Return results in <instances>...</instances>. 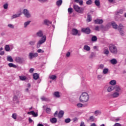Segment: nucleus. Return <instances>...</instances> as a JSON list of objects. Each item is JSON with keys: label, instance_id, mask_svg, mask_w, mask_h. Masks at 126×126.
<instances>
[{"label": "nucleus", "instance_id": "f257e3e1", "mask_svg": "<svg viewBox=\"0 0 126 126\" xmlns=\"http://www.w3.org/2000/svg\"><path fill=\"white\" fill-rule=\"evenodd\" d=\"M79 101L82 103H86L89 101V94L86 92L82 93L79 97Z\"/></svg>", "mask_w": 126, "mask_h": 126}, {"label": "nucleus", "instance_id": "f03ea898", "mask_svg": "<svg viewBox=\"0 0 126 126\" xmlns=\"http://www.w3.org/2000/svg\"><path fill=\"white\" fill-rule=\"evenodd\" d=\"M109 51L114 55H117L118 54V49L115 45L110 44L109 47Z\"/></svg>", "mask_w": 126, "mask_h": 126}, {"label": "nucleus", "instance_id": "7ed1b4c3", "mask_svg": "<svg viewBox=\"0 0 126 126\" xmlns=\"http://www.w3.org/2000/svg\"><path fill=\"white\" fill-rule=\"evenodd\" d=\"M73 8L76 11V12H78V13H83V9L82 8H80L79 6L76 4L73 5Z\"/></svg>", "mask_w": 126, "mask_h": 126}, {"label": "nucleus", "instance_id": "20e7f679", "mask_svg": "<svg viewBox=\"0 0 126 126\" xmlns=\"http://www.w3.org/2000/svg\"><path fill=\"white\" fill-rule=\"evenodd\" d=\"M46 42V35H44L42 38L41 40H40L37 44V48H40L42 44H44Z\"/></svg>", "mask_w": 126, "mask_h": 126}, {"label": "nucleus", "instance_id": "39448f33", "mask_svg": "<svg viewBox=\"0 0 126 126\" xmlns=\"http://www.w3.org/2000/svg\"><path fill=\"white\" fill-rule=\"evenodd\" d=\"M15 61L17 63H24V59L20 57H16Z\"/></svg>", "mask_w": 126, "mask_h": 126}, {"label": "nucleus", "instance_id": "423d86ee", "mask_svg": "<svg viewBox=\"0 0 126 126\" xmlns=\"http://www.w3.org/2000/svg\"><path fill=\"white\" fill-rule=\"evenodd\" d=\"M23 13V14H24L25 16H26V17H27L28 18H29V17H31V16L30 13H29V11H28L27 9H24Z\"/></svg>", "mask_w": 126, "mask_h": 126}, {"label": "nucleus", "instance_id": "0eeeda50", "mask_svg": "<svg viewBox=\"0 0 126 126\" xmlns=\"http://www.w3.org/2000/svg\"><path fill=\"white\" fill-rule=\"evenodd\" d=\"M72 35H73L74 36H76V35H78V36H80L81 34L78 33V30L76 29H73L72 30V32H71Z\"/></svg>", "mask_w": 126, "mask_h": 126}, {"label": "nucleus", "instance_id": "6e6552de", "mask_svg": "<svg viewBox=\"0 0 126 126\" xmlns=\"http://www.w3.org/2000/svg\"><path fill=\"white\" fill-rule=\"evenodd\" d=\"M82 32L84 33H86V34H90V32H91V30L89 28H83L82 29Z\"/></svg>", "mask_w": 126, "mask_h": 126}, {"label": "nucleus", "instance_id": "1a4fd4ad", "mask_svg": "<svg viewBox=\"0 0 126 126\" xmlns=\"http://www.w3.org/2000/svg\"><path fill=\"white\" fill-rule=\"evenodd\" d=\"M29 58L31 60H32L33 58H36V57H38V53H30L29 54Z\"/></svg>", "mask_w": 126, "mask_h": 126}, {"label": "nucleus", "instance_id": "9d476101", "mask_svg": "<svg viewBox=\"0 0 126 126\" xmlns=\"http://www.w3.org/2000/svg\"><path fill=\"white\" fill-rule=\"evenodd\" d=\"M119 96H120V94L118 92H115L110 94V97H111V98H118Z\"/></svg>", "mask_w": 126, "mask_h": 126}, {"label": "nucleus", "instance_id": "9b49d317", "mask_svg": "<svg viewBox=\"0 0 126 126\" xmlns=\"http://www.w3.org/2000/svg\"><path fill=\"white\" fill-rule=\"evenodd\" d=\"M28 115H32L33 117H34L35 118H36V117H38V113H35L34 111L28 112Z\"/></svg>", "mask_w": 126, "mask_h": 126}, {"label": "nucleus", "instance_id": "f8f14e48", "mask_svg": "<svg viewBox=\"0 0 126 126\" xmlns=\"http://www.w3.org/2000/svg\"><path fill=\"white\" fill-rule=\"evenodd\" d=\"M94 23L95 24H102V23H103V22H104L103 20L99 19H97L96 20H94Z\"/></svg>", "mask_w": 126, "mask_h": 126}, {"label": "nucleus", "instance_id": "ddd939ff", "mask_svg": "<svg viewBox=\"0 0 126 126\" xmlns=\"http://www.w3.org/2000/svg\"><path fill=\"white\" fill-rule=\"evenodd\" d=\"M94 115L95 117H97V116L102 115V112L100 110H95L94 112Z\"/></svg>", "mask_w": 126, "mask_h": 126}, {"label": "nucleus", "instance_id": "4468645a", "mask_svg": "<svg viewBox=\"0 0 126 126\" xmlns=\"http://www.w3.org/2000/svg\"><path fill=\"white\" fill-rule=\"evenodd\" d=\"M64 114V112L63 111V110L60 111L58 114L59 118H63Z\"/></svg>", "mask_w": 126, "mask_h": 126}, {"label": "nucleus", "instance_id": "2eb2a0df", "mask_svg": "<svg viewBox=\"0 0 126 126\" xmlns=\"http://www.w3.org/2000/svg\"><path fill=\"white\" fill-rule=\"evenodd\" d=\"M114 89H115V87L114 86H110L107 88V92H111Z\"/></svg>", "mask_w": 126, "mask_h": 126}, {"label": "nucleus", "instance_id": "dca6fc26", "mask_svg": "<svg viewBox=\"0 0 126 126\" xmlns=\"http://www.w3.org/2000/svg\"><path fill=\"white\" fill-rule=\"evenodd\" d=\"M36 35L38 37H43V32L39 31L36 33Z\"/></svg>", "mask_w": 126, "mask_h": 126}, {"label": "nucleus", "instance_id": "f3484780", "mask_svg": "<svg viewBox=\"0 0 126 126\" xmlns=\"http://www.w3.org/2000/svg\"><path fill=\"white\" fill-rule=\"evenodd\" d=\"M7 61L8 62H10V63H13V59H12V57L10 56H8L7 57Z\"/></svg>", "mask_w": 126, "mask_h": 126}, {"label": "nucleus", "instance_id": "a211bd4d", "mask_svg": "<svg viewBox=\"0 0 126 126\" xmlns=\"http://www.w3.org/2000/svg\"><path fill=\"white\" fill-rule=\"evenodd\" d=\"M19 78L20 80H22V81H24V80H26L27 79V77L24 75H21L19 76Z\"/></svg>", "mask_w": 126, "mask_h": 126}, {"label": "nucleus", "instance_id": "6ab92c4d", "mask_svg": "<svg viewBox=\"0 0 126 126\" xmlns=\"http://www.w3.org/2000/svg\"><path fill=\"white\" fill-rule=\"evenodd\" d=\"M33 78L35 80H37V79H38V78H39V74H38L37 73H36L33 74Z\"/></svg>", "mask_w": 126, "mask_h": 126}, {"label": "nucleus", "instance_id": "aec40b11", "mask_svg": "<svg viewBox=\"0 0 126 126\" xmlns=\"http://www.w3.org/2000/svg\"><path fill=\"white\" fill-rule=\"evenodd\" d=\"M110 63L112 64H117V60L116 59H113L110 60Z\"/></svg>", "mask_w": 126, "mask_h": 126}, {"label": "nucleus", "instance_id": "412c9836", "mask_svg": "<svg viewBox=\"0 0 126 126\" xmlns=\"http://www.w3.org/2000/svg\"><path fill=\"white\" fill-rule=\"evenodd\" d=\"M109 52L108 48H105L103 50V54H104V55H106V56H108V55H109Z\"/></svg>", "mask_w": 126, "mask_h": 126}, {"label": "nucleus", "instance_id": "4be33fe9", "mask_svg": "<svg viewBox=\"0 0 126 126\" xmlns=\"http://www.w3.org/2000/svg\"><path fill=\"white\" fill-rule=\"evenodd\" d=\"M50 122L52 124H56V123L57 122V118H53L51 119H50Z\"/></svg>", "mask_w": 126, "mask_h": 126}, {"label": "nucleus", "instance_id": "5701e85b", "mask_svg": "<svg viewBox=\"0 0 126 126\" xmlns=\"http://www.w3.org/2000/svg\"><path fill=\"white\" fill-rule=\"evenodd\" d=\"M63 3V0H59L56 2V4L58 6H61Z\"/></svg>", "mask_w": 126, "mask_h": 126}, {"label": "nucleus", "instance_id": "b1692460", "mask_svg": "<svg viewBox=\"0 0 126 126\" xmlns=\"http://www.w3.org/2000/svg\"><path fill=\"white\" fill-rule=\"evenodd\" d=\"M114 89H115L116 92H120V91H121V88H120L119 86H115L114 87Z\"/></svg>", "mask_w": 126, "mask_h": 126}, {"label": "nucleus", "instance_id": "393cba45", "mask_svg": "<svg viewBox=\"0 0 126 126\" xmlns=\"http://www.w3.org/2000/svg\"><path fill=\"white\" fill-rule=\"evenodd\" d=\"M8 65L9 67H14V68H16L17 67V66H16V65H15L12 63H9Z\"/></svg>", "mask_w": 126, "mask_h": 126}, {"label": "nucleus", "instance_id": "a878e982", "mask_svg": "<svg viewBox=\"0 0 126 126\" xmlns=\"http://www.w3.org/2000/svg\"><path fill=\"white\" fill-rule=\"evenodd\" d=\"M84 49L87 52H89V51L90 50V47H89L87 45H85L84 47Z\"/></svg>", "mask_w": 126, "mask_h": 126}, {"label": "nucleus", "instance_id": "bb28decb", "mask_svg": "<svg viewBox=\"0 0 126 126\" xmlns=\"http://www.w3.org/2000/svg\"><path fill=\"white\" fill-rule=\"evenodd\" d=\"M54 96L56 97L57 98H60V92H55L54 94Z\"/></svg>", "mask_w": 126, "mask_h": 126}, {"label": "nucleus", "instance_id": "cd10ccee", "mask_svg": "<svg viewBox=\"0 0 126 126\" xmlns=\"http://www.w3.org/2000/svg\"><path fill=\"white\" fill-rule=\"evenodd\" d=\"M110 84H111V85H116V84H117V81L115 80H112L110 82Z\"/></svg>", "mask_w": 126, "mask_h": 126}, {"label": "nucleus", "instance_id": "c85d7f7f", "mask_svg": "<svg viewBox=\"0 0 126 126\" xmlns=\"http://www.w3.org/2000/svg\"><path fill=\"white\" fill-rule=\"evenodd\" d=\"M87 20L88 22H90L92 20V17H91V15H88Z\"/></svg>", "mask_w": 126, "mask_h": 126}, {"label": "nucleus", "instance_id": "c756f323", "mask_svg": "<svg viewBox=\"0 0 126 126\" xmlns=\"http://www.w3.org/2000/svg\"><path fill=\"white\" fill-rule=\"evenodd\" d=\"M112 25L113 28H114V29H118V25H117L116 23H112Z\"/></svg>", "mask_w": 126, "mask_h": 126}, {"label": "nucleus", "instance_id": "7c9ffc66", "mask_svg": "<svg viewBox=\"0 0 126 126\" xmlns=\"http://www.w3.org/2000/svg\"><path fill=\"white\" fill-rule=\"evenodd\" d=\"M5 50L6 52H9L10 50V47H9V45H6L5 47Z\"/></svg>", "mask_w": 126, "mask_h": 126}, {"label": "nucleus", "instance_id": "2f4dec72", "mask_svg": "<svg viewBox=\"0 0 126 126\" xmlns=\"http://www.w3.org/2000/svg\"><path fill=\"white\" fill-rule=\"evenodd\" d=\"M50 79H52V80H55L57 78V76L56 75H52L49 77Z\"/></svg>", "mask_w": 126, "mask_h": 126}, {"label": "nucleus", "instance_id": "473e14b6", "mask_svg": "<svg viewBox=\"0 0 126 126\" xmlns=\"http://www.w3.org/2000/svg\"><path fill=\"white\" fill-rule=\"evenodd\" d=\"M30 22H31V21H28L27 22H25L24 23V27H25V28H26L27 27V26H28V25L29 24H30Z\"/></svg>", "mask_w": 126, "mask_h": 126}, {"label": "nucleus", "instance_id": "72a5a7b5", "mask_svg": "<svg viewBox=\"0 0 126 126\" xmlns=\"http://www.w3.org/2000/svg\"><path fill=\"white\" fill-rule=\"evenodd\" d=\"M92 42H96V41H97V36L94 35L92 37Z\"/></svg>", "mask_w": 126, "mask_h": 126}, {"label": "nucleus", "instance_id": "f704fd0d", "mask_svg": "<svg viewBox=\"0 0 126 126\" xmlns=\"http://www.w3.org/2000/svg\"><path fill=\"white\" fill-rule=\"evenodd\" d=\"M94 3L96 6H99L100 5V0H95L94 1Z\"/></svg>", "mask_w": 126, "mask_h": 126}, {"label": "nucleus", "instance_id": "c9c22d12", "mask_svg": "<svg viewBox=\"0 0 126 126\" xmlns=\"http://www.w3.org/2000/svg\"><path fill=\"white\" fill-rule=\"evenodd\" d=\"M20 15H21V13L13 15L12 16V19H13V18H17V17H19V16H20Z\"/></svg>", "mask_w": 126, "mask_h": 126}, {"label": "nucleus", "instance_id": "e433bc0d", "mask_svg": "<svg viewBox=\"0 0 126 126\" xmlns=\"http://www.w3.org/2000/svg\"><path fill=\"white\" fill-rule=\"evenodd\" d=\"M108 71L109 69L108 68H104L103 70V74H107Z\"/></svg>", "mask_w": 126, "mask_h": 126}, {"label": "nucleus", "instance_id": "4c0bfd02", "mask_svg": "<svg viewBox=\"0 0 126 126\" xmlns=\"http://www.w3.org/2000/svg\"><path fill=\"white\" fill-rule=\"evenodd\" d=\"M122 29H124V26H123V24H119V26L118 27V30L119 31L120 30H122Z\"/></svg>", "mask_w": 126, "mask_h": 126}, {"label": "nucleus", "instance_id": "58836bf2", "mask_svg": "<svg viewBox=\"0 0 126 126\" xmlns=\"http://www.w3.org/2000/svg\"><path fill=\"white\" fill-rule=\"evenodd\" d=\"M90 121L91 122H94V121H95V118H94V116H92L90 117L89 119Z\"/></svg>", "mask_w": 126, "mask_h": 126}, {"label": "nucleus", "instance_id": "ea45409f", "mask_svg": "<svg viewBox=\"0 0 126 126\" xmlns=\"http://www.w3.org/2000/svg\"><path fill=\"white\" fill-rule=\"evenodd\" d=\"M41 99L42 100V101H50V99H49V98H47L45 97H42L41 98Z\"/></svg>", "mask_w": 126, "mask_h": 126}, {"label": "nucleus", "instance_id": "a19ab883", "mask_svg": "<svg viewBox=\"0 0 126 126\" xmlns=\"http://www.w3.org/2000/svg\"><path fill=\"white\" fill-rule=\"evenodd\" d=\"M86 4L90 5V4H92V0H88L86 1Z\"/></svg>", "mask_w": 126, "mask_h": 126}, {"label": "nucleus", "instance_id": "79ce46f5", "mask_svg": "<svg viewBox=\"0 0 126 126\" xmlns=\"http://www.w3.org/2000/svg\"><path fill=\"white\" fill-rule=\"evenodd\" d=\"M35 43H36V41H31L29 42V44L31 45V46H33L35 45Z\"/></svg>", "mask_w": 126, "mask_h": 126}, {"label": "nucleus", "instance_id": "37998d69", "mask_svg": "<svg viewBox=\"0 0 126 126\" xmlns=\"http://www.w3.org/2000/svg\"><path fill=\"white\" fill-rule=\"evenodd\" d=\"M95 53H94V52H92L91 54V55L90 56L89 58L90 59H92V58H94V57H95Z\"/></svg>", "mask_w": 126, "mask_h": 126}, {"label": "nucleus", "instance_id": "c03bdc74", "mask_svg": "<svg viewBox=\"0 0 126 126\" xmlns=\"http://www.w3.org/2000/svg\"><path fill=\"white\" fill-rule=\"evenodd\" d=\"M72 10H73V9L72 8H69L68 9V13H69V14H71V13H72V12H73Z\"/></svg>", "mask_w": 126, "mask_h": 126}, {"label": "nucleus", "instance_id": "a18cd8bd", "mask_svg": "<svg viewBox=\"0 0 126 126\" xmlns=\"http://www.w3.org/2000/svg\"><path fill=\"white\" fill-rule=\"evenodd\" d=\"M64 122H65V123H66V124H68V123H70V118L65 119L64 120Z\"/></svg>", "mask_w": 126, "mask_h": 126}, {"label": "nucleus", "instance_id": "49530a36", "mask_svg": "<svg viewBox=\"0 0 126 126\" xmlns=\"http://www.w3.org/2000/svg\"><path fill=\"white\" fill-rule=\"evenodd\" d=\"M12 117L13 118V119H14V120H16V118H17V116L16 115V114L14 113L12 114Z\"/></svg>", "mask_w": 126, "mask_h": 126}, {"label": "nucleus", "instance_id": "de8ad7c7", "mask_svg": "<svg viewBox=\"0 0 126 126\" xmlns=\"http://www.w3.org/2000/svg\"><path fill=\"white\" fill-rule=\"evenodd\" d=\"M78 3L80 5H83V0H80V1H78Z\"/></svg>", "mask_w": 126, "mask_h": 126}, {"label": "nucleus", "instance_id": "09e8293b", "mask_svg": "<svg viewBox=\"0 0 126 126\" xmlns=\"http://www.w3.org/2000/svg\"><path fill=\"white\" fill-rule=\"evenodd\" d=\"M37 53H41V54H43V53H44V50H42L41 49H39L37 50Z\"/></svg>", "mask_w": 126, "mask_h": 126}, {"label": "nucleus", "instance_id": "8fccbe9b", "mask_svg": "<svg viewBox=\"0 0 126 126\" xmlns=\"http://www.w3.org/2000/svg\"><path fill=\"white\" fill-rule=\"evenodd\" d=\"M3 7L4 9H7V8L8 7V4L5 3L3 5Z\"/></svg>", "mask_w": 126, "mask_h": 126}, {"label": "nucleus", "instance_id": "3c124183", "mask_svg": "<svg viewBox=\"0 0 126 126\" xmlns=\"http://www.w3.org/2000/svg\"><path fill=\"white\" fill-rule=\"evenodd\" d=\"M46 112L48 114H49V113H51V109H50V108H47L46 109Z\"/></svg>", "mask_w": 126, "mask_h": 126}, {"label": "nucleus", "instance_id": "603ef678", "mask_svg": "<svg viewBox=\"0 0 126 126\" xmlns=\"http://www.w3.org/2000/svg\"><path fill=\"white\" fill-rule=\"evenodd\" d=\"M98 68H100V69H103L104 68V64H101L99 65Z\"/></svg>", "mask_w": 126, "mask_h": 126}, {"label": "nucleus", "instance_id": "864d4df0", "mask_svg": "<svg viewBox=\"0 0 126 126\" xmlns=\"http://www.w3.org/2000/svg\"><path fill=\"white\" fill-rule=\"evenodd\" d=\"M38 1H39V2H41V3H44V2H46L47 0H37Z\"/></svg>", "mask_w": 126, "mask_h": 126}, {"label": "nucleus", "instance_id": "5fc2aeb1", "mask_svg": "<svg viewBox=\"0 0 126 126\" xmlns=\"http://www.w3.org/2000/svg\"><path fill=\"white\" fill-rule=\"evenodd\" d=\"M8 26L9 27V28H12V29L14 28V26H13L12 24H8Z\"/></svg>", "mask_w": 126, "mask_h": 126}, {"label": "nucleus", "instance_id": "6e6d98bb", "mask_svg": "<svg viewBox=\"0 0 126 126\" xmlns=\"http://www.w3.org/2000/svg\"><path fill=\"white\" fill-rule=\"evenodd\" d=\"M77 106L79 108H82V107L83 106V104H82V103H78L77 104Z\"/></svg>", "mask_w": 126, "mask_h": 126}, {"label": "nucleus", "instance_id": "4d7b16f0", "mask_svg": "<svg viewBox=\"0 0 126 126\" xmlns=\"http://www.w3.org/2000/svg\"><path fill=\"white\" fill-rule=\"evenodd\" d=\"M124 11H123V10H121L119 12H117L116 13V15H118V14L119 13H121V14H122V13H123Z\"/></svg>", "mask_w": 126, "mask_h": 126}, {"label": "nucleus", "instance_id": "13d9d810", "mask_svg": "<svg viewBox=\"0 0 126 126\" xmlns=\"http://www.w3.org/2000/svg\"><path fill=\"white\" fill-rule=\"evenodd\" d=\"M44 22V24H46V25H48V24H49V21L47 20H45Z\"/></svg>", "mask_w": 126, "mask_h": 126}, {"label": "nucleus", "instance_id": "bf43d9fd", "mask_svg": "<svg viewBox=\"0 0 126 126\" xmlns=\"http://www.w3.org/2000/svg\"><path fill=\"white\" fill-rule=\"evenodd\" d=\"M114 126H122V125L120 123H115Z\"/></svg>", "mask_w": 126, "mask_h": 126}, {"label": "nucleus", "instance_id": "052dcab7", "mask_svg": "<svg viewBox=\"0 0 126 126\" xmlns=\"http://www.w3.org/2000/svg\"><path fill=\"white\" fill-rule=\"evenodd\" d=\"M94 30H95L96 31H99V26H95Z\"/></svg>", "mask_w": 126, "mask_h": 126}, {"label": "nucleus", "instance_id": "680f3d73", "mask_svg": "<svg viewBox=\"0 0 126 126\" xmlns=\"http://www.w3.org/2000/svg\"><path fill=\"white\" fill-rule=\"evenodd\" d=\"M34 68H31L30 69L29 71H30V73H32V72H33V71H34Z\"/></svg>", "mask_w": 126, "mask_h": 126}, {"label": "nucleus", "instance_id": "e2e57ef3", "mask_svg": "<svg viewBox=\"0 0 126 126\" xmlns=\"http://www.w3.org/2000/svg\"><path fill=\"white\" fill-rule=\"evenodd\" d=\"M18 97L16 95H15L13 97V101H17Z\"/></svg>", "mask_w": 126, "mask_h": 126}, {"label": "nucleus", "instance_id": "0e129e2a", "mask_svg": "<svg viewBox=\"0 0 126 126\" xmlns=\"http://www.w3.org/2000/svg\"><path fill=\"white\" fill-rule=\"evenodd\" d=\"M66 56L67 57H70V52H67L66 54Z\"/></svg>", "mask_w": 126, "mask_h": 126}, {"label": "nucleus", "instance_id": "69168bd1", "mask_svg": "<svg viewBox=\"0 0 126 126\" xmlns=\"http://www.w3.org/2000/svg\"><path fill=\"white\" fill-rule=\"evenodd\" d=\"M119 32H120L121 35H124V31H122V30H120L119 31Z\"/></svg>", "mask_w": 126, "mask_h": 126}, {"label": "nucleus", "instance_id": "338daca9", "mask_svg": "<svg viewBox=\"0 0 126 126\" xmlns=\"http://www.w3.org/2000/svg\"><path fill=\"white\" fill-rule=\"evenodd\" d=\"M29 122L30 124H31V123H32V122H33V120L32 119H31L30 118H29Z\"/></svg>", "mask_w": 126, "mask_h": 126}, {"label": "nucleus", "instance_id": "774afa93", "mask_svg": "<svg viewBox=\"0 0 126 126\" xmlns=\"http://www.w3.org/2000/svg\"><path fill=\"white\" fill-rule=\"evenodd\" d=\"M80 126H85V124H84L83 122H81Z\"/></svg>", "mask_w": 126, "mask_h": 126}]
</instances>
